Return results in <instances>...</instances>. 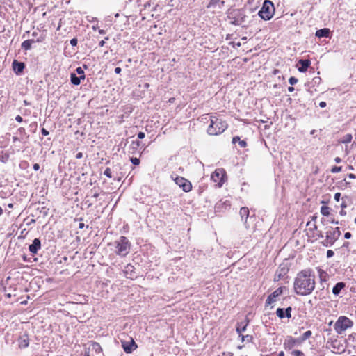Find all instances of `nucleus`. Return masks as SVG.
Returning a JSON list of instances; mask_svg holds the SVG:
<instances>
[{
	"label": "nucleus",
	"instance_id": "nucleus-1",
	"mask_svg": "<svg viewBox=\"0 0 356 356\" xmlns=\"http://www.w3.org/2000/svg\"><path fill=\"white\" fill-rule=\"evenodd\" d=\"M315 276L309 269L303 270L298 273L294 280L295 292L300 296H307L315 289Z\"/></svg>",
	"mask_w": 356,
	"mask_h": 356
},
{
	"label": "nucleus",
	"instance_id": "nucleus-2",
	"mask_svg": "<svg viewBox=\"0 0 356 356\" xmlns=\"http://www.w3.org/2000/svg\"><path fill=\"white\" fill-rule=\"evenodd\" d=\"M227 128V124L226 122L216 116H211L207 133L211 136H217L223 133Z\"/></svg>",
	"mask_w": 356,
	"mask_h": 356
},
{
	"label": "nucleus",
	"instance_id": "nucleus-3",
	"mask_svg": "<svg viewBox=\"0 0 356 356\" xmlns=\"http://www.w3.org/2000/svg\"><path fill=\"white\" fill-rule=\"evenodd\" d=\"M274 13V4L269 0H265L259 12V15L264 20H269L273 17Z\"/></svg>",
	"mask_w": 356,
	"mask_h": 356
},
{
	"label": "nucleus",
	"instance_id": "nucleus-4",
	"mask_svg": "<svg viewBox=\"0 0 356 356\" xmlns=\"http://www.w3.org/2000/svg\"><path fill=\"white\" fill-rule=\"evenodd\" d=\"M353 325V321L348 317L340 316L336 321L334 328L338 334H341Z\"/></svg>",
	"mask_w": 356,
	"mask_h": 356
},
{
	"label": "nucleus",
	"instance_id": "nucleus-5",
	"mask_svg": "<svg viewBox=\"0 0 356 356\" xmlns=\"http://www.w3.org/2000/svg\"><path fill=\"white\" fill-rule=\"evenodd\" d=\"M130 243L125 236H120L116 241V253L120 256H126L130 250Z\"/></svg>",
	"mask_w": 356,
	"mask_h": 356
},
{
	"label": "nucleus",
	"instance_id": "nucleus-6",
	"mask_svg": "<svg viewBox=\"0 0 356 356\" xmlns=\"http://www.w3.org/2000/svg\"><path fill=\"white\" fill-rule=\"evenodd\" d=\"M340 235L341 231L339 227L330 228L326 232L325 239L323 242V245L327 247L332 245L339 238Z\"/></svg>",
	"mask_w": 356,
	"mask_h": 356
},
{
	"label": "nucleus",
	"instance_id": "nucleus-7",
	"mask_svg": "<svg viewBox=\"0 0 356 356\" xmlns=\"http://www.w3.org/2000/svg\"><path fill=\"white\" fill-rule=\"evenodd\" d=\"M226 172L223 168L216 169L211 176V180L218 187H221L225 181Z\"/></svg>",
	"mask_w": 356,
	"mask_h": 356
},
{
	"label": "nucleus",
	"instance_id": "nucleus-8",
	"mask_svg": "<svg viewBox=\"0 0 356 356\" xmlns=\"http://www.w3.org/2000/svg\"><path fill=\"white\" fill-rule=\"evenodd\" d=\"M302 342L299 338H293L291 336H288L285 339L283 346L286 350H290L294 347L300 346Z\"/></svg>",
	"mask_w": 356,
	"mask_h": 356
},
{
	"label": "nucleus",
	"instance_id": "nucleus-9",
	"mask_svg": "<svg viewBox=\"0 0 356 356\" xmlns=\"http://www.w3.org/2000/svg\"><path fill=\"white\" fill-rule=\"evenodd\" d=\"M229 18L232 23L235 25H240L244 22V15L240 10H234L229 14Z\"/></svg>",
	"mask_w": 356,
	"mask_h": 356
},
{
	"label": "nucleus",
	"instance_id": "nucleus-10",
	"mask_svg": "<svg viewBox=\"0 0 356 356\" xmlns=\"http://www.w3.org/2000/svg\"><path fill=\"white\" fill-rule=\"evenodd\" d=\"M174 181L184 192H189L191 191L192 184L191 181L184 177H176L174 179Z\"/></svg>",
	"mask_w": 356,
	"mask_h": 356
},
{
	"label": "nucleus",
	"instance_id": "nucleus-11",
	"mask_svg": "<svg viewBox=\"0 0 356 356\" xmlns=\"http://www.w3.org/2000/svg\"><path fill=\"white\" fill-rule=\"evenodd\" d=\"M283 293V288L279 287L277 288L275 291H273L271 294H270L266 300V305H270L277 300V298L280 296Z\"/></svg>",
	"mask_w": 356,
	"mask_h": 356
},
{
	"label": "nucleus",
	"instance_id": "nucleus-12",
	"mask_svg": "<svg viewBox=\"0 0 356 356\" xmlns=\"http://www.w3.org/2000/svg\"><path fill=\"white\" fill-rule=\"evenodd\" d=\"M122 346L127 353H131L137 348V345L133 339H131L129 341H122Z\"/></svg>",
	"mask_w": 356,
	"mask_h": 356
},
{
	"label": "nucleus",
	"instance_id": "nucleus-13",
	"mask_svg": "<svg viewBox=\"0 0 356 356\" xmlns=\"http://www.w3.org/2000/svg\"><path fill=\"white\" fill-rule=\"evenodd\" d=\"M44 40V37H40L37 38L36 41H35L33 39L31 40H26L24 41L22 44V48L25 50L31 49V44L34 43L35 42H40Z\"/></svg>",
	"mask_w": 356,
	"mask_h": 356
},
{
	"label": "nucleus",
	"instance_id": "nucleus-14",
	"mask_svg": "<svg viewBox=\"0 0 356 356\" xmlns=\"http://www.w3.org/2000/svg\"><path fill=\"white\" fill-rule=\"evenodd\" d=\"M41 248L40 241L38 238H35L33 243L29 247V251L33 254H36Z\"/></svg>",
	"mask_w": 356,
	"mask_h": 356
},
{
	"label": "nucleus",
	"instance_id": "nucleus-15",
	"mask_svg": "<svg viewBox=\"0 0 356 356\" xmlns=\"http://www.w3.org/2000/svg\"><path fill=\"white\" fill-rule=\"evenodd\" d=\"M18 346L20 348H25L29 346V341L28 336L26 334H23L20 336L18 339Z\"/></svg>",
	"mask_w": 356,
	"mask_h": 356
},
{
	"label": "nucleus",
	"instance_id": "nucleus-16",
	"mask_svg": "<svg viewBox=\"0 0 356 356\" xmlns=\"http://www.w3.org/2000/svg\"><path fill=\"white\" fill-rule=\"evenodd\" d=\"M298 63L300 65L298 67V71L300 72H306L310 65V61L309 60H300Z\"/></svg>",
	"mask_w": 356,
	"mask_h": 356
},
{
	"label": "nucleus",
	"instance_id": "nucleus-17",
	"mask_svg": "<svg viewBox=\"0 0 356 356\" xmlns=\"http://www.w3.org/2000/svg\"><path fill=\"white\" fill-rule=\"evenodd\" d=\"M345 287V284L343 282H338L337 283L332 289V293L334 295H339L341 289Z\"/></svg>",
	"mask_w": 356,
	"mask_h": 356
},
{
	"label": "nucleus",
	"instance_id": "nucleus-18",
	"mask_svg": "<svg viewBox=\"0 0 356 356\" xmlns=\"http://www.w3.org/2000/svg\"><path fill=\"white\" fill-rule=\"evenodd\" d=\"M141 143L138 140H136V141H132V143H131L130 146H129V152L131 153V154H134L136 152L138 151V147H140Z\"/></svg>",
	"mask_w": 356,
	"mask_h": 356
},
{
	"label": "nucleus",
	"instance_id": "nucleus-19",
	"mask_svg": "<svg viewBox=\"0 0 356 356\" xmlns=\"http://www.w3.org/2000/svg\"><path fill=\"white\" fill-rule=\"evenodd\" d=\"M239 213H240V216H241L242 220H243V218H245V222H246L247 219H248V218L249 216V209H248V207H242V208H241ZM245 227H246V228H248V226H247L246 224H245Z\"/></svg>",
	"mask_w": 356,
	"mask_h": 356
},
{
	"label": "nucleus",
	"instance_id": "nucleus-20",
	"mask_svg": "<svg viewBox=\"0 0 356 356\" xmlns=\"http://www.w3.org/2000/svg\"><path fill=\"white\" fill-rule=\"evenodd\" d=\"M330 31L328 29H321L318 30L316 32V36L318 38L327 37L329 35Z\"/></svg>",
	"mask_w": 356,
	"mask_h": 356
},
{
	"label": "nucleus",
	"instance_id": "nucleus-21",
	"mask_svg": "<svg viewBox=\"0 0 356 356\" xmlns=\"http://www.w3.org/2000/svg\"><path fill=\"white\" fill-rule=\"evenodd\" d=\"M248 323V321H246V323L245 324H243V323L237 324L236 332L239 335H241L242 334V332L245 331Z\"/></svg>",
	"mask_w": 356,
	"mask_h": 356
},
{
	"label": "nucleus",
	"instance_id": "nucleus-22",
	"mask_svg": "<svg viewBox=\"0 0 356 356\" xmlns=\"http://www.w3.org/2000/svg\"><path fill=\"white\" fill-rule=\"evenodd\" d=\"M14 70L17 72H22L24 68V64L23 63H18L15 60L13 63Z\"/></svg>",
	"mask_w": 356,
	"mask_h": 356
},
{
	"label": "nucleus",
	"instance_id": "nucleus-23",
	"mask_svg": "<svg viewBox=\"0 0 356 356\" xmlns=\"http://www.w3.org/2000/svg\"><path fill=\"white\" fill-rule=\"evenodd\" d=\"M82 78L76 76L75 74H71L70 80L72 84L78 86L81 83V79Z\"/></svg>",
	"mask_w": 356,
	"mask_h": 356
},
{
	"label": "nucleus",
	"instance_id": "nucleus-24",
	"mask_svg": "<svg viewBox=\"0 0 356 356\" xmlns=\"http://www.w3.org/2000/svg\"><path fill=\"white\" fill-rule=\"evenodd\" d=\"M90 348H91L92 350H95L97 353L102 351V348L100 345L96 342H92L90 345Z\"/></svg>",
	"mask_w": 356,
	"mask_h": 356
},
{
	"label": "nucleus",
	"instance_id": "nucleus-25",
	"mask_svg": "<svg viewBox=\"0 0 356 356\" xmlns=\"http://www.w3.org/2000/svg\"><path fill=\"white\" fill-rule=\"evenodd\" d=\"M312 334V331L308 330L306 331L299 339L301 340V341L303 343L305 340L309 339Z\"/></svg>",
	"mask_w": 356,
	"mask_h": 356
},
{
	"label": "nucleus",
	"instance_id": "nucleus-26",
	"mask_svg": "<svg viewBox=\"0 0 356 356\" xmlns=\"http://www.w3.org/2000/svg\"><path fill=\"white\" fill-rule=\"evenodd\" d=\"M239 337H241V341L243 342H247V343H250V342H252V339H253V337L252 335H249V334H247V335H239Z\"/></svg>",
	"mask_w": 356,
	"mask_h": 356
},
{
	"label": "nucleus",
	"instance_id": "nucleus-27",
	"mask_svg": "<svg viewBox=\"0 0 356 356\" xmlns=\"http://www.w3.org/2000/svg\"><path fill=\"white\" fill-rule=\"evenodd\" d=\"M287 270H287V269H286V268H280V272H278V271H277V272L276 273V274H275V277H276L277 280L281 279V278H282V277L283 275H284L286 273Z\"/></svg>",
	"mask_w": 356,
	"mask_h": 356
},
{
	"label": "nucleus",
	"instance_id": "nucleus-28",
	"mask_svg": "<svg viewBox=\"0 0 356 356\" xmlns=\"http://www.w3.org/2000/svg\"><path fill=\"white\" fill-rule=\"evenodd\" d=\"M321 213L323 216H327L330 214V208L327 206H323L321 209Z\"/></svg>",
	"mask_w": 356,
	"mask_h": 356
},
{
	"label": "nucleus",
	"instance_id": "nucleus-29",
	"mask_svg": "<svg viewBox=\"0 0 356 356\" xmlns=\"http://www.w3.org/2000/svg\"><path fill=\"white\" fill-rule=\"evenodd\" d=\"M276 314L280 318H283L285 317L284 309L282 308H278L276 311Z\"/></svg>",
	"mask_w": 356,
	"mask_h": 356
},
{
	"label": "nucleus",
	"instance_id": "nucleus-30",
	"mask_svg": "<svg viewBox=\"0 0 356 356\" xmlns=\"http://www.w3.org/2000/svg\"><path fill=\"white\" fill-rule=\"evenodd\" d=\"M291 354L292 356H305L304 353L299 350H293L291 351Z\"/></svg>",
	"mask_w": 356,
	"mask_h": 356
},
{
	"label": "nucleus",
	"instance_id": "nucleus-31",
	"mask_svg": "<svg viewBox=\"0 0 356 356\" xmlns=\"http://www.w3.org/2000/svg\"><path fill=\"white\" fill-rule=\"evenodd\" d=\"M76 71L77 74L80 75V77L82 78V79H85L84 72L81 67H77Z\"/></svg>",
	"mask_w": 356,
	"mask_h": 356
},
{
	"label": "nucleus",
	"instance_id": "nucleus-32",
	"mask_svg": "<svg viewBox=\"0 0 356 356\" xmlns=\"http://www.w3.org/2000/svg\"><path fill=\"white\" fill-rule=\"evenodd\" d=\"M291 307H287L285 310H284V312H285V317L288 318H290L291 317Z\"/></svg>",
	"mask_w": 356,
	"mask_h": 356
},
{
	"label": "nucleus",
	"instance_id": "nucleus-33",
	"mask_svg": "<svg viewBox=\"0 0 356 356\" xmlns=\"http://www.w3.org/2000/svg\"><path fill=\"white\" fill-rule=\"evenodd\" d=\"M289 82L291 86H293L298 82V79L294 76H291L289 78Z\"/></svg>",
	"mask_w": 356,
	"mask_h": 356
},
{
	"label": "nucleus",
	"instance_id": "nucleus-34",
	"mask_svg": "<svg viewBox=\"0 0 356 356\" xmlns=\"http://www.w3.org/2000/svg\"><path fill=\"white\" fill-rule=\"evenodd\" d=\"M104 175L109 178L112 177V175H111V170L109 168H107L104 172Z\"/></svg>",
	"mask_w": 356,
	"mask_h": 356
},
{
	"label": "nucleus",
	"instance_id": "nucleus-35",
	"mask_svg": "<svg viewBox=\"0 0 356 356\" xmlns=\"http://www.w3.org/2000/svg\"><path fill=\"white\" fill-rule=\"evenodd\" d=\"M131 163L135 165H138L140 164V159L135 157V158H131Z\"/></svg>",
	"mask_w": 356,
	"mask_h": 356
},
{
	"label": "nucleus",
	"instance_id": "nucleus-36",
	"mask_svg": "<svg viewBox=\"0 0 356 356\" xmlns=\"http://www.w3.org/2000/svg\"><path fill=\"white\" fill-rule=\"evenodd\" d=\"M352 139V136L350 134H348L345 136L344 140H343V143H349L350 142Z\"/></svg>",
	"mask_w": 356,
	"mask_h": 356
},
{
	"label": "nucleus",
	"instance_id": "nucleus-37",
	"mask_svg": "<svg viewBox=\"0 0 356 356\" xmlns=\"http://www.w3.org/2000/svg\"><path fill=\"white\" fill-rule=\"evenodd\" d=\"M340 197H341V193H337L334 194V199L337 202H339L340 200Z\"/></svg>",
	"mask_w": 356,
	"mask_h": 356
},
{
	"label": "nucleus",
	"instance_id": "nucleus-38",
	"mask_svg": "<svg viewBox=\"0 0 356 356\" xmlns=\"http://www.w3.org/2000/svg\"><path fill=\"white\" fill-rule=\"evenodd\" d=\"M341 170V167H334L332 169V172H339Z\"/></svg>",
	"mask_w": 356,
	"mask_h": 356
},
{
	"label": "nucleus",
	"instance_id": "nucleus-39",
	"mask_svg": "<svg viewBox=\"0 0 356 356\" xmlns=\"http://www.w3.org/2000/svg\"><path fill=\"white\" fill-rule=\"evenodd\" d=\"M70 44L72 46H76L77 44V39L76 38H73L70 40Z\"/></svg>",
	"mask_w": 356,
	"mask_h": 356
},
{
	"label": "nucleus",
	"instance_id": "nucleus-40",
	"mask_svg": "<svg viewBox=\"0 0 356 356\" xmlns=\"http://www.w3.org/2000/svg\"><path fill=\"white\" fill-rule=\"evenodd\" d=\"M238 143H239V145H240V146H241V147H246V145H247V143H246V142H245V140H240L238 141Z\"/></svg>",
	"mask_w": 356,
	"mask_h": 356
},
{
	"label": "nucleus",
	"instance_id": "nucleus-41",
	"mask_svg": "<svg viewBox=\"0 0 356 356\" xmlns=\"http://www.w3.org/2000/svg\"><path fill=\"white\" fill-rule=\"evenodd\" d=\"M333 255H334V252L332 250H329L327 251V257H331Z\"/></svg>",
	"mask_w": 356,
	"mask_h": 356
},
{
	"label": "nucleus",
	"instance_id": "nucleus-42",
	"mask_svg": "<svg viewBox=\"0 0 356 356\" xmlns=\"http://www.w3.org/2000/svg\"><path fill=\"white\" fill-rule=\"evenodd\" d=\"M240 140V138L238 136H235L232 138V143L235 144L236 143Z\"/></svg>",
	"mask_w": 356,
	"mask_h": 356
},
{
	"label": "nucleus",
	"instance_id": "nucleus-43",
	"mask_svg": "<svg viewBox=\"0 0 356 356\" xmlns=\"http://www.w3.org/2000/svg\"><path fill=\"white\" fill-rule=\"evenodd\" d=\"M41 132H42V134L43 136H47V135H49V131H48L47 130H46L44 128H42V129Z\"/></svg>",
	"mask_w": 356,
	"mask_h": 356
},
{
	"label": "nucleus",
	"instance_id": "nucleus-44",
	"mask_svg": "<svg viewBox=\"0 0 356 356\" xmlns=\"http://www.w3.org/2000/svg\"><path fill=\"white\" fill-rule=\"evenodd\" d=\"M138 138L139 139H143V138H145V133H143V132H139V133L138 134Z\"/></svg>",
	"mask_w": 356,
	"mask_h": 356
},
{
	"label": "nucleus",
	"instance_id": "nucleus-45",
	"mask_svg": "<svg viewBox=\"0 0 356 356\" xmlns=\"http://www.w3.org/2000/svg\"><path fill=\"white\" fill-rule=\"evenodd\" d=\"M351 236H352V234H351V233H350V232H346V233H345V234H344V237H345V238H346V239H349V238H351Z\"/></svg>",
	"mask_w": 356,
	"mask_h": 356
},
{
	"label": "nucleus",
	"instance_id": "nucleus-46",
	"mask_svg": "<svg viewBox=\"0 0 356 356\" xmlns=\"http://www.w3.org/2000/svg\"><path fill=\"white\" fill-rule=\"evenodd\" d=\"M15 120L18 122H22V118L20 115H17L16 118H15Z\"/></svg>",
	"mask_w": 356,
	"mask_h": 356
},
{
	"label": "nucleus",
	"instance_id": "nucleus-47",
	"mask_svg": "<svg viewBox=\"0 0 356 356\" xmlns=\"http://www.w3.org/2000/svg\"><path fill=\"white\" fill-rule=\"evenodd\" d=\"M33 169L35 171L38 170L40 169V165L38 163H35L33 165Z\"/></svg>",
	"mask_w": 356,
	"mask_h": 356
},
{
	"label": "nucleus",
	"instance_id": "nucleus-48",
	"mask_svg": "<svg viewBox=\"0 0 356 356\" xmlns=\"http://www.w3.org/2000/svg\"><path fill=\"white\" fill-rule=\"evenodd\" d=\"M319 106L321 108H325L326 106V102H321L319 103Z\"/></svg>",
	"mask_w": 356,
	"mask_h": 356
},
{
	"label": "nucleus",
	"instance_id": "nucleus-49",
	"mask_svg": "<svg viewBox=\"0 0 356 356\" xmlns=\"http://www.w3.org/2000/svg\"><path fill=\"white\" fill-rule=\"evenodd\" d=\"M319 273H320V277H321V280H323V275H326V273H325L324 271H323L322 270H319Z\"/></svg>",
	"mask_w": 356,
	"mask_h": 356
},
{
	"label": "nucleus",
	"instance_id": "nucleus-50",
	"mask_svg": "<svg viewBox=\"0 0 356 356\" xmlns=\"http://www.w3.org/2000/svg\"><path fill=\"white\" fill-rule=\"evenodd\" d=\"M121 70H121V68L118 67H116V68L115 69V72L116 74H120V73L121 72Z\"/></svg>",
	"mask_w": 356,
	"mask_h": 356
},
{
	"label": "nucleus",
	"instance_id": "nucleus-51",
	"mask_svg": "<svg viewBox=\"0 0 356 356\" xmlns=\"http://www.w3.org/2000/svg\"><path fill=\"white\" fill-rule=\"evenodd\" d=\"M334 161H335L336 163H341V159L339 157H336V158L334 159Z\"/></svg>",
	"mask_w": 356,
	"mask_h": 356
},
{
	"label": "nucleus",
	"instance_id": "nucleus-52",
	"mask_svg": "<svg viewBox=\"0 0 356 356\" xmlns=\"http://www.w3.org/2000/svg\"><path fill=\"white\" fill-rule=\"evenodd\" d=\"M348 177L350 179H355L356 176L354 174L350 173L348 175Z\"/></svg>",
	"mask_w": 356,
	"mask_h": 356
},
{
	"label": "nucleus",
	"instance_id": "nucleus-53",
	"mask_svg": "<svg viewBox=\"0 0 356 356\" xmlns=\"http://www.w3.org/2000/svg\"><path fill=\"white\" fill-rule=\"evenodd\" d=\"M105 44V41L104 40H101L99 43V47H103Z\"/></svg>",
	"mask_w": 356,
	"mask_h": 356
},
{
	"label": "nucleus",
	"instance_id": "nucleus-54",
	"mask_svg": "<svg viewBox=\"0 0 356 356\" xmlns=\"http://www.w3.org/2000/svg\"><path fill=\"white\" fill-rule=\"evenodd\" d=\"M288 90L291 92L294 91V88L293 86H290L288 88Z\"/></svg>",
	"mask_w": 356,
	"mask_h": 356
},
{
	"label": "nucleus",
	"instance_id": "nucleus-55",
	"mask_svg": "<svg viewBox=\"0 0 356 356\" xmlns=\"http://www.w3.org/2000/svg\"><path fill=\"white\" fill-rule=\"evenodd\" d=\"M133 268H134V266H131V265H128V266L126 267V268H127V270H131Z\"/></svg>",
	"mask_w": 356,
	"mask_h": 356
},
{
	"label": "nucleus",
	"instance_id": "nucleus-56",
	"mask_svg": "<svg viewBox=\"0 0 356 356\" xmlns=\"http://www.w3.org/2000/svg\"><path fill=\"white\" fill-rule=\"evenodd\" d=\"M341 207L342 209H344V208L346 207V202L344 201H343Z\"/></svg>",
	"mask_w": 356,
	"mask_h": 356
},
{
	"label": "nucleus",
	"instance_id": "nucleus-57",
	"mask_svg": "<svg viewBox=\"0 0 356 356\" xmlns=\"http://www.w3.org/2000/svg\"><path fill=\"white\" fill-rule=\"evenodd\" d=\"M349 245V242H345L343 245V247L348 248Z\"/></svg>",
	"mask_w": 356,
	"mask_h": 356
},
{
	"label": "nucleus",
	"instance_id": "nucleus-58",
	"mask_svg": "<svg viewBox=\"0 0 356 356\" xmlns=\"http://www.w3.org/2000/svg\"><path fill=\"white\" fill-rule=\"evenodd\" d=\"M81 156H82V154L81 152L78 153L77 155H76V158L77 159L81 158Z\"/></svg>",
	"mask_w": 356,
	"mask_h": 356
},
{
	"label": "nucleus",
	"instance_id": "nucleus-59",
	"mask_svg": "<svg viewBox=\"0 0 356 356\" xmlns=\"http://www.w3.org/2000/svg\"><path fill=\"white\" fill-rule=\"evenodd\" d=\"M284 353L283 351H281L278 353V356H284Z\"/></svg>",
	"mask_w": 356,
	"mask_h": 356
},
{
	"label": "nucleus",
	"instance_id": "nucleus-60",
	"mask_svg": "<svg viewBox=\"0 0 356 356\" xmlns=\"http://www.w3.org/2000/svg\"><path fill=\"white\" fill-rule=\"evenodd\" d=\"M37 35H38V32H35H35H33V33H32V36H33V37H36Z\"/></svg>",
	"mask_w": 356,
	"mask_h": 356
},
{
	"label": "nucleus",
	"instance_id": "nucleus-61",
	"mask_svg": "<svg viewBox=\"0 0 356 356\" xmlns=\"http://www.w3.org/2000/svg\"><path fill=\"white\" fill-rule=\"evenodd\" d=\"M340 214H341V216H343V215H345V214H346V212L342 209V210L340 211Z\"/></svg>",
	"mask_w": 356,
	"mask_h": 356
},
{
	"label": "nucleus",
	"instance_id": "nucleus-62",
	"mask_svg": "<svg viewBox=\"0 0 356 356\" xmlns=\"http://www.w3.org/2000/svg\"><path fill=\"white\" fill-rule=\"evenodd\" d=\"M79 228L81 229V228H83L84 227V224L81 222V223H79Z\"/></svg>",
	"mask_w": 356,
	"mask_h": 356
},
{
	"label": "nucleus",
	"instance_id": "nucleus-63",
	"mask_svg": "<svg viewBox=\"0 0 356 356\" xmlns=\"http://www.w3.org/2000/svg\"><path fill=\"white\" fill-rule=\"evenodd\" d=\"M3 212V209L0 207V216L2 215Z\"/></svg>",
	"mask_w": 356,
	"mask_h": 356
},
{
	"label": "nucleus",
	"instance_id": "nucleus-64",
	"mask_svg": "<svg viewBox=\"0 0 356 356\" xmlns=\"http://www.w3.org/2000/svg\"><path fill=\"white\" fill-rule=\"evenodd\" d=\"M332 223H334V224H339V222L338 221H335V220H332Z\"/></svg>",
	"mask_w": 356,
	"mask_h": 356
}]
</instances>
